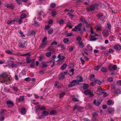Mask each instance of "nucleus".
<instances>
[{
	"mask_svg": "<svg viewBox=\"0 0 121 121\" xmlns=\"http://www.w3.org/2000/svg\"><path fill=\"white\" fill-rule=\"evenodd\" d=\"M8 75L5 73H3L0 75V82H1L7 84V82H9V79L8 77Z\"/></svg>",
	"mask_w": 121,
	"mask_h": 121,
	"instance_id": "obj_1",
	"label": "nucleus"
},
{
	"mask_svg": "<svg viewBox=\"0 0 121 121\" xmlns=\"http://www.w3.org/2000/svg\"><path fill=\"white\" fill-rule=\"evenodd\" d=\"M57 58L59 59L57 61L58 62V64L60 65L63 63L64 61V59L65 58V57L64 56H62L61 53H60L57 56Z\"/></svg>",
	"mask_w": 121,
	"mask_h": 121,
	"instance_id": "obj_2",
	"label": "nucleus"
},
{
	"mask_svg": "<svg viewBox=\"0 0 121 121\" xmlns=\"http://www.w3.org/2000/svg\"><path fill=\"white\" fill-rule=\"evenodd\" d=\"M82 26V23H80L78 24L77 26H75L74 28L72 30L73 31L76 32L77 31H80Z\"/></svg>",
	"mask_w": 121,
	"mask_h": 121,
	"instance_id": "obj_3",
	"label": "nucleus"
},
{
	"mask_svg": "<svg viewBox=\"0 0 121 121\" xmlns=\"http://www.w3.org/2000/svg\"><path fill=\"white\" fill-rule=\"evenodd\" d=\"M35 108L36 109L37 111L38 109L40 110H45L46 109V108L42 105H36L35 106Z\"/></svg>",
	"mask_w": 121,
	"mask_h": 121,
	"instance_id": "obj_4",
	"label": "nucleus"
},
{
	"mask_svg": "<svg viewBox=\"0 0 121 121\" xmlns=\"http://www.w3.org/2000/svg\"><path fill=\"white\" fill-rule=\"evenodd\" d=\"M7 105L9 107H12L14 105V104L13 102L10 100H8L6 102Z\"/></svg>",
	"mask_w": 121,
	"mask_h": 121,
	"instance_id": "obj_5",
	"label": "nucleus"
},
{
	"mask_svg": "<svg viewBox=\"0 0 121 121\" xmlns=\"http://www.w3.org/2000/svg\"><path fill=\"white\" fill-rule=\"evenodd\" d=\"M77 80L74 79L73 81L70 82L69 81V82L70 83L68 84V86L69 87H71L75 86L76 84V83H77Z\"/></svg>",
	"mask_w": 121,
	"mask_h": 121,
	"instance_id": "obj_6",
	"label": "nucleus"
},
{
	"mask_svg": "<svg viewBox=\"0 0 121 121\" xmlns=\"http://www.w3.org/2000/svg\"><path fill=\"white\" fill-rule=\"evenodd\" d=\"M102 34L104 37H107L109 35V32L108 30L105 29L103 30Z\"/></svg>",
	"mask_w": 121,
	"mask_h": 121,
	"instance_id": "obj_7",
	"label": "nucleus"
},
{
	"mask_svg": "<svg viewBox=\"0 0 121 121\" xmlns=\"http://www.w3.org/2000/svg\"><path fill=\"white\" fill-rule=\"evenodd\" d=\"M90 31L91 32V34H90L91 38H93L95 36L98 35L97 34L93 31V30L92 29H90Z\"/></svg>",
	"mask_w": 121,
	"mask_h": 121,
	"instance_id": "obj_8",
	"label": "nucleus"
},
{
	"mask_svg": "<svg viewBox=\"0 0 121 121\" xmlns=\"http://www.w3.org/2000/svg\"><path fill=\"white\" fill-rule=\"evenodd\" d=\"M98 17L101 20H104L105 17L102 13H100L97 15Z\"/></svg>",
	"mask_w": 121,
	"mask_h": 121,
	"instance_id": "obj_9",
	"label": "nucleus"
},
{
	"mask_svg": "<svg viewBox=\"0 0 121 121\" xmlns=\"http://www.w3.org/2000/svg\"><path fill=\"white\" fill-rule=\"evenodd\" d=\"M26 43V42L23 43L21 41H19L18 42V46L20 48H23L25 46Z\"/></svg>",
	"mask_w": 121,
	"mask_h": 121,
	"instance_id": "obj_10",
	"label": "nucleus"
},
{
	"mask_svg": "<svg viewBox=\"0 0 121 121\" xmlns=\"http://www.w3.org/2000/svg\"><path fill=\"white\" fill-rule=\"evenodd\" d=\"M107 110V112L109 114H111L114 112V108H108Z\"/></svg>",
	"mask_w": 121,
	"mask_h": 121,
	"instance_id": "obj_11",
	"label": "nucleus"
},
{
	"mask_svg": "<svg viewBox=\"0 0 121 121\" xmlns=\"http://www.w3.org/2000/svg\"><path fill=\"white\" fill-rule=\"evenodd\" d=\"M4 6L7 8H9L11 9H14V6L13 5L11 4H5L4 5Z\"/></svg>",
	"mask_w": 121,
	"mask_h": 121,
	"instance_id": "obj_12",
	"label": "nucleus"
},
{
	"mask_svg": "<svg viewBox=\"0 0 121 121\" xmlns=\"http://www.w3.org/2000/svg\"><path fill=\"white\" fill-rule=\"evenodd\" d=\"M101 100H98L96 101V100H95L93 101V103L95 105L99 106L101 102Z\"/></svg>",
	"mask_w": 121,
	"mask_h": 121,
	"instance_id": "obj_13",
	"label": "nucleus"
},
{
	"mask_svg": "<svg viewBox=\"0 0 121 121\" xmlns=\"http://www.w3.org/2000/svg\"><path fill=\"white\" fill-rule=\"evenodd\" d=\"M48 62H42L41 63L42 66L41 67L42 68H47L48 67Z\"/></svg>",
	"mask_w": 121,
	"mask_h": 121,
	"instance_id": "obj_14",
	"label": "nucleus"
},
{
	"mask_svg": "<svg viewBox=\"0 0 121 121\" xmlns=\"http://www.w3.org/2000/svg\"><path fill=\"white\" fill-rule=\"evenodd\" d=\"M97 7V4H95L94 5H92L90 7V10L91 11L94 10L95 8Z\"/></svg>",
	"mask_w": 121,
	"mask_h": 121,
	"instance_id": "obj_15",
	"label": "nucleus"
},
{
	"mask_svg": "<svg viewBox=\"0 0 121 121\" xmlns=\"http://www.w3.org/2000/svg\"><path fill=\"white\" fill-rule=\"evenodd\" d=\"M14 60L15 59L14 57H12L10 56L9 57V59L7 60V61L8 63H12L14 62Z\"/></svg>",
	"mask_w": 121,
	"mask_h": 121,
	"instance_id": "obj_16",
	"label": "nucleus"
},
{
	"mask_svg": "<svg viewBox=\"0 0 121 121\" xmlns=\"http://www.w3.org/2000/svg\"><path fill=\"white\" fill-rule=\"evenodd\" d=\"M77 78L78 79V80H77V83H78L79 82H82L83 81V78L82 76H78Z\"/></svg>",
	"mask_w": 121,
	"mask_h": 121,
	"instance_id": "obj_17",
	"label": "nucleus"
},
{
	"mask_svg": "<svg viewBox=\"0 0 121 121\" xmlns=\"http://www.w3.org/2000/svg\"><path fill=\"white\" fill-rule=\"evenodd\" d=\"M30 54L28 55L27 56L26 58V62L27 63H29L30 62H31L32 61V60H30Z\"/></svg>",
	"mask_w": 121,
	"mask_h": 121,
	"instance_id": "obj_18",
	"label": "nucleus"
},
{
	"mask_svg": "<svg viewBox=\"0 0 121 121\" xmlns=\"http://www.w3.org/2000/svg\"><path fill=\"white\" fill-rule=\"evenodd\" d=\"M25 98L23 96H20L19 98H17V101L18 100V101L21 102H23L24 101Z\"/></svg>",
	"mask_w": 121,
	"mask_h": 121,
	"instance_id": "obj_19",
	"label": "nucleus"
},
{
	"mask_svg": "<svg viewBox=\"0 0 121 121\" xmlns=\"http://www.w3.org/2000/svg\"><path fill=\"white\" fill-rule=\"evenodd\" d=\"M78 43L79 45V46L81 48H82L85 47V45L84 43L82 42L78 41Z\"/></svg>",
	"mask_w": 121,
	"mask_h": 121,
	"instance_id": "obj_20",
	"label": "nucleus"
},
{
	"mask_svg": "<svg viewBox=\"0 0 121 121\" xmlns=\"http://www.w3.org/2000/svg\"><path fill=\"white\" fill-rule=\"evenodd\" d=\"M16 21V22H17L19 24H21L23 22L22 19L21 18L17 19Z\"/></svg>",
	"mask_w": 121,
	"mask_h": 121,
	"instance_id": "obj_21",
	"label": "nucleus"
},
{
	"mask_svg": "<svg viewBox=\"0 0 121 121\" xmlns=\"http://www.w3.org/2000/svg\"><path fill=\"white\" fill-rule=\"evenodd\" d=\"M114 48L116 50H120L121 49V47L120 45L119 44H118L115 46Z\"/></svg>",
	"mask_w": 121,
	"mask_h": 121,
	"instance_id": "obj_22",
	"label": "nucleus"
},
{
	"mask_svg": "<svg viewBox=\"0 0 121 121\" xmlns=\"http://www.w3.org/2000/svg\"><path fill=\"white\" fill-rule=\"evenodd\" d=\"M6 66L9 68L12 67L13 68L15 67V64L13 63L11 64L9 63L6 65Z\"/></svg>",
	"mask_w": 121,
	"mask_h": 121,
	"instance_id": "obj_23",
	"label": "nucleus"
},
{
	"mask_svg": "<svg viewBox=\"0 0 121 121\" xmlns=\"http://www.w3.org/2000/svg\"><path fill=\"white\" fill-rule=\"evenodd\" d=\"M97 89V91L99 92L100 93H101V92H104L105 90L104 89H101L99 86L98 87Z\"/></svg>",
	"mask_w": 121,
	"mask_h": 121,
	"instance_id": "obj_24",
	"label": "nucleus"
},
{
	"mask_svg": "<svg viewBox=\"0 0 121 121\" xmlns=\"http://www.w3.org/2000/svg\"><path fill=\"white\" fill-rule=\"evenodd\" d=\"M98 112L97 111L92 113V115L93 116V117L94 118H95V117H96L97 116V115H98Z\"/></svg>",
	"mask_w": 121,
	"mask_h": 121,
	"instance_id": "obj_25",
	"label": "nucleus"
},
{
	"mask_svg": "<svg viewBox=\"0 0 121 121\" xmlns=\"http://www.w3.org/2000/svg\"><path fill=\"white\" fill-rule=\"evenodd\" d=\"M66 25L70 28H72L73 27V26L72 25V24L70 21H68Z\"/></svg>",
	"mask_w": 121,
	"mask_h": 121,
	"instance_id": "obj_26",
	"label": "nucleus"
},
{
	"mask_svg": "<svg viewBox=\"0 0 121 121\" xmlns=\"http://www.w3.org/2000/svg\"><path fill=\"white\" fill-rule=\"evenodd\" d=\"M56 6V4L55 3H51L50 5V8L49 9V10L52 8H54Z\"/></svg>",
	"mask_w": 121,
	"mask_h": 121,
	"instance_id": "obj_27",
	"label": "nucleus"
},
{
	"mask_svg": "<svg viewBox=\"0 0 121 121\" xmlns=\"http://www.w3.org/2000/svg\"><path fill=\"white\" fill-rule=\"evenodd\" d=\"M89 87V85L87 84H84L83 86V88L86 89L88 88Z\"/></svg>",
	"mask_w": 121,
	"mask_h": 121,
	"instance_id": "obj_28",
	"label": "nucleus"
},
{
	"mask_svg": "<svg viewBox=\"0 0 121 121\" xmlns=\"http://www.w3.org/2000/svg\"><path fill=\"white\" fill-rule=\"evenodd\" d=\"M101 67V66H96L94 67V69L95 70L98 71Z\"/></svg>",
	"mask_w": 121,
	"mask_h": 121,
	"instance_id": "obj_29",
	"label": "nucleus"
},
{
	"mask_svg": "<svg viewBox=\"0 0 121 121\" xmlns=\"http://www.w3.org/2000/svg\"><path fill=\"white\" fill-rule=\"evenodd\" d=\"M101 70L103 72L106 73L107 72V69L106 68L104 67L101 69Z\"/></svg>",
	"mask_w": 121,
	"mask_h": 121,
	"instance_id": "obj_30",
	"label": "nucleus"
},
{
	"mask_svg": "<svg viewBox=\"0 0 121 121\" xmlns=\"http://www.w3.org/2000/svg\"><path fill=\"white\" fill-rule=\"evenodd\" d=\"M53 32V29L52 28H51L48 30V34L51 35L52 33Z\"/></svg>",
	"mask_w": 121,
	"mask_h": 121,
	"instance_id": "obj_31",
	"label": "nucleus"
},
{
	"mask_svg": "<svg viewBox=\"0 0 121 121\" xmlns=\"http://www.w3.org/2000/svg\"><path fill=\"white\" fill-rule=\"evenodd\" d=\"M67 66V65L66 64H64L61 67V69L62 70H63L65 69Z\"/></svg>",
	"mask_w": 121,
	"mask_h": 121,
	"instance_id": "obj_32",
	"label": "nucleus"
},
{
	"mask_svg": "<svg viewBox=\"0 0 121 121\" xmlns=\"http://www.w3.org/2000/svg\"><path fill=\"white\" fill-rule=\"evenodd\" d=\"M64 23V20L60 19L59 22V24L61 25H62Z\"/></svg>",
	"mask_w": 121,
	"mask_h": 121,
	"instance_id": "obj_33",
	"label": "nucleus"
},
{
	"mask_svg": "<svg viewBox=\"0 0 121 121\" xmlns=\"http://www.w3.org/2000/svg\"><path fill=\"white\" fill-rule=\"evenodd\" d=\"M15 21L14 19L13 20H9L7 22V23L9 25L11 23H13Z\"/></svg>",
	"mask_w": 121,
	"mask_h": 121,
	"instance_id": "obj_34",
	"label": "nucleus"
},
{
	"mask_svg": "<svg viewBox=\"0 0 121 121\" xmlns=\"http://www.w3.org/2000/svg\"><path fill=\"white\" fill-rule=\"evenodd\" d=\"M90 91L89 90L87 89L84 91V93L86 95H88Z\"/></svg>",
	"mask_w": 121,
	"mask_h": 121,
	"instance_id": "obj_35",
	"label": "nucleus"
},
{
	"mask_svg": "<svg viewBox=\"0 0 121 121\" xmlns=\"http://www.w3.org/2000/svg\"><path fill=\"white\" fill-rule=\"evenodd\" d=\"M52 16L53 17H54L57 14L56 12L54 11L52 12Z\"/></svg>",
	"mask_w": 121,
	"mask_h": 121,
	"instance_id": "obj_36",
	"label": "nucleus"
},
{
	"mask_svg": "<svg viewBox=\"0 0 121 121\" xmlns=\"http://www.w3.org/2000/svg\"><path fill=\"white\" fill-rule=\"evenodd\" d=\"M51 55V52H47L46 54V56L48 57H50Z\"/></svg>",
	"mask_w": 121,
	"mask_h": 121,
	"instance_id": "obj_37",
	"label": "nucleus"
},
{
	"mask_svg": "<svg viewBox=\"0 0 121 121\" xmlns=\"http://www.w3.org/2000/svg\"><path fill=\"white\" fill-rule=\"evenodd\" d=\"M112 100L109 99L108 100L107 102V104L108 105H110L112 104Z\"/></svg>",
	"mask_w": 121,
	"mask_h": 121,
	"instance_id": "obj_38",
	"label": "nucleus"
},
{
	"mask_svg": "<svg viewBox=\"0 0 121 121\" xmlns=\"http://www.w3.org/2000/svg\"><path fill=\"white\" fill-rule=\"evenodd\" d=\"M65 92H64L61 93L59 95V98H61L64 96L65 95Z\"/></svg>",
	"mask_w": 121,
	"mask_h": 121,
	"instance_id": "obj_39",
	"label": "nucleus"
},
{
	"mask_svg": "<svg viewBox=\"0 0 121 121\" xmlns=\"http://www.w3.org/2000/svg\"><path fill=\"white\" fill-rule=\"evenodd\" d=\"M21 112L22 114H24L26 112L25 108H22V109Z\"/></svg>",
	"mask_w": 121,
	"mask_h": 121,
	"instance_id": "obj_40",
	"label": "nucleus"
},
{
	"mask_svg": "<svg viewBox=\"0 0 121 121\" xmlns=\"http://www.w3.org/2000/svg\"><path fill=\"white\" fill-rule=\"evenodd\" d=\"M107 26L108 28L109 29H110L111 27V24L109 22H107Z\"/></svg>",
	"mask_w": 121,
	"mask_h": 121,
	"instance_id": "obj_41",
	"label": "nucleus"
},
{
	"mask_svg": "<svg viewBox=\"0 0 121 121\" xmlns=\"http://www.w3.org/2000/svg\"><path fill=\"white\" fill-rule=\"evenodd\" d=\"M26 14L23 13L21 15V18L22 19L26 17Z\"/></svg>",
	"mask_w": 121,
	"mask_h": 121,
	"instance_id": "obj_42",
	"label": "nucleus"
},
{
	"mask_svg": "<svg viewBox=\"0 0 121 121\" xmlns=\"http://www.w3.org/2000/svg\"><path fill=\"white\" fill-rule=\"evenodd\" d=\"M24 80L27 82H29L31 81V79L30 77H28L24 79Z\"/></svg>",
	"mask_w": 121,
	"mask_h": 121,
	"instance_id": "obj_43",
	"label": "nucleus"
},
{
	"mask_svg": "<svg viewBox=\"0 0 121 121\" xmlns=\"http://www.w3.org/2000/svg\"><path fill=\"white\" fill-rule=\"evenodd\" d=\"M42 114L45 115L47 116L49 114V113L48 112L44 111H43Z\"/></svg>",
	"mask_w": 121,
	"mask_h": 121,
	"instance_id": "obj_44",
	"label": "nucleus"
},
{
	"mask_svg": "<svg viewBox=\"0 0 121 121\" xmlns=\"http://www.w3.org/2000/svg\"><path fill=\"white\" fill-rule=\"evenodd\" d=\"M65 78V75L62 74L61 75L59 79H60L62 80L64 78Z\"/></svg>",
	"mask_w": 121,
	"mask_h": 121,
	"instance_id": "obj_45",
	"label": "nucleus"
},
{
	"mask_svg": "<svg viewBox=\"0 0 121 121\" xmlns=\"http://www.w3.org/2000/svg\"><path fill=\"white\" fill-rule=\"evenodd\" d=\"M95 75H94L93 74L91 75L90 78V80L92 81H93L95 78Z\"/></svg>",
	"mask_w": 121,
	"mask_h": 121,
	"instance_id": "obj_46",
	"label": "nucleus"
},
{
	"mask_svg": "<svg viewBox=\"0 0 121 121\" xmlns=\"http://www.w3.org/2000/svg\"><path fill=\"white\" fill-rule=\"evenodd\" d=\"M115 93L117 94H120V90L119 89H117L115 91Z\"/></svg>",
	"mask_w": 121,
	"mask_h": 121,
	"instance_id": "obj_47",
	"label": "nucleus"
},
{
	"mask_svg": "<svg viewBox=\"0 0 121 121\" xmlns=\"http://www.w3.org/2000/svg\"><path fill=\"white\" fill-rule=\"evenodd\" d=\"M69 39L68 38H65L64 39L63 42L65 43H67L69 41Z\"/></svg>",
	"mask_w": 121,
	"mask_h": 121,
	"instance_id": "obj_48",
	"label": "nucleus"
},
{
	"mask_svg": "<svg viewBox=\"0 0 121 121\" xmlns=\"http://www.w3.org/2000/svg\"><path fill=\"white\" fill-rule=\"evenodd\" d=\"M108 69L111 71H113L112 66V65H110L108 66Z\"/></svg>",
	"mask_w": 121,
	"mask_h": 121,
	"instance_id": "obj_49",
	"label": "nucleus"
},
{
	"mask_svg": "<svg viewBox=\"0 0 121 121\" xmlns=\"http://www.w3.org/2000/svg\"><path fill=\"white\" fill-rule=\"evenodd\" d=\"M113 80V78L112 77H110L109 78H108V81L110 82H112Z\"/></svg>",
	"mask_w": 121,
	"mask_h": 121,
	"instance_id": "obj_50",
	"label": "nucleus"
},
{
	"mask_svg": "<svg viewBox=\"0 0 121 121\" xmlns=\"http://www.w3.org/2000/svg\"><path fill=\"white\" fill-rule=\"evenodd\" d=\"M72 100L75 102H78L79 101V100L77 98H75L73 97L72 98Z\"/></svg>",
	"mask_w": 121,
	"mask_h": 121,
	"instance_id": "obj_51",
	"label": "nucleus"
},
{
	"mask_svg": "<svg viewBox=\"0 0 121 121\" xmlns=\"http://www.w3.org/2000/svg\"><path fill=\"white\" fill-rule=\"evenodd\" d=\"M91 23L88 24V23L85 26H86V27L87 28H88L89 27H90L91 29H92L91 27Z\"/></svg>",
	"mask_w": 121,
	"mask_h": 121,
	"instance_id": "obj_52",
	"label": "nucleus"
},
{
	"mask_svg": "<svg viewBox=\"0 0 121 121\" xmlns=\"http://www.w3.org/2000/svg\"><path fill=\"white\" fill-rule=\"evenodd\" d=\"M54 44L55 45H57V43L56 41L54 40L51 43V45H53Z\"/></svg>",
	"mask_w": 121,
	"mask_h": 121,
	"instance_id": "obj_53",
	"label": "nucleus"
},
{
	"mask_svg": "<svg viewBox=\"0 0 121 121\" xmlns=\"http://www.w3.org/2000/svg\"><path fill=\"white\" fill-rule=\"evenodd\" d=\"M99 48L102 50H105L106 49V48L104 47L103 46H101L99 47Z\"/></svg>",
	"mask_w": 121,
	"mask_h": 121,
	"instance_id": "obj_54",
	"label": "nucleus"
},
{
	"mask_svg": "<svg viewBox=\"0 0 121 121\" xmlns=\"http://www.w3.org/2000/svg\"><path fill=\"white\" fill-rule=\"evenodd\" d=\"M74 69H71L70 71H69V72L70 73H72L71 74V75H70V76H71L73 75L74 74Z\"/></svg>",
	"mask_w": 121,
	"mask_h": 121,
	"instance_id": "obj_55",
	"label": "nucleus"
},
{
	"mask_svg": "<svg viewBox=\"0 0 121 121\" xmlns=\"http://www.w3.org/2000/svg\"><path fill=\"white\" fill-rule=\"evenodd\" d=\"M76 40L78 41H80L82 40V39L80 36H78L76 38Z\"/></svg>",
	"mask_w": 121,
	"mask_h": 121,
	"instance_id": "obj_56",
	"label": "nucleus"
},
{
	"mask_svg": "<svg viewBox=\"0 0 121 121\" xmlns=\"http://www.w3.org/2000/svg\"><path fill=\"white\" fill-rule=\"evenodd\" d=\"M117 69V66L116 65H114L112 66V69L113 70H116Z\"/></svg>",
	"mask_w": 121,
	"mask_h": 121,
	"instance_id": "obj_57",
	"label": "nucleus"
},
{
	"mask_svg": "<svg viewBox=\"0 0 121 121\" xmlns=\"http://www.w3.org/2000/svg\"><path fill=\"white\" fill-rule=\"evenodd\" d=\"M61 47L62 50H65L66 49V46L64 45H62Z\"/></svg>",
	"mask_w": 121,
	"mask_h": 121,
	"instance_id": "obj_58",
	"label": "nucleus"
},
{
	"mask_svg": "<svg viewBox=\"0 0 121 121\" xmlns=\"http://www.w3.org/2000/svg\"><path fill=\"white\" fill-rule=\"evenodd\" d=\"M56 112V111L55 110H53L52 111L49 113V114L52 115L54 114Z\"/></svg>",
	"mask_w": 121,
	"mask_h": 121,
	"instance_id": "obj_59",
	"label": "nucleus"
},
{
	"mask_svg": "<svg viewBox=\"0 0 121 121\" xmlns=\"http://www.w3.org/2000/svg\"><path fill=\"white\" fill-rule=\"evenodd\" d=\"M5 52L6 53L9 54H12V52L9 50H8L7 51H5Z\"/></svg>",
	"mask_w": 121,
	"mask_h": 121,
	"instance_id": "obj_60",
	"label": "nucleus"
},
{
	"mask_svg": "<svg viewBox=\"0 0 121 121\" xmlns=\"http://www.w3.org/2000/svg\"><path fill=\"white\" fill-rule=\"evenodd\" d=\"M95 28L97 30H99L100 29L101 27L100 26H95Z\"/></svg>",
	"mask_w": 121,
	"mask_h": 121,
	"instance_id": "obj_61",
	"label": "nucleus"
},
{
	"mask_svg": "<svg viewBox=\"0 0 121 121\" xmlns=\"http://www.w3.org/2000/svg\"><path fill=\"white\" fill-rule=\"evenodd\" d=\"M88 95L91 97H92L94 95L93 94V92H92L91 91H90V93H89Z\"/></svg>",
	"mask_w": 121,
	"mask_h": 121,
	"instance_id": "obj_62",
	"label": "nucleus"
},
{
	"mask_svg": "<svg viewBox=\"0 0 121 121\" xmlns=\"http://www.w3.org/2000/svg\"><path fill=\"white\" fill-rule=\"evenodd\" d=\"M80 60L82 64L83 65L84 64L85 61L83 60L81 58H80Z\"/></svg>",
	"mask_w": 121,
	"mask_h": 121,
	"instance_id": "obj_63",
	"label": "nucleus"
},
{
	"mask_svg": "<svg viewBox=\"0 0 121 121\" xmlns=\"http://www.w3.org/2000/svg\"><path fill=\"white\" fill-rule=\"evenodd\" d=\"M107 108V106L106 105L104 104L103 105L102 108L103 109H105Z\"/></svg>",
	"mask_w": 121,
	"mask_h": 121,
	"instance_id": "obj_64",
	"label": "nucleus"
}]
</instances>
